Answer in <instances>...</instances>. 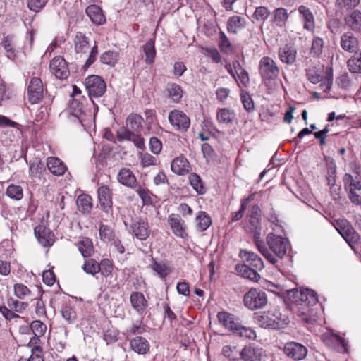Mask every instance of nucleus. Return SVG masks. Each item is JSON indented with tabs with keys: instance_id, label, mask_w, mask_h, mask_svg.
<instances>
[{
	"instance_id": "obj_1",
	"label": "nucleus",
	"mask_w": 361,
	"mask_h": 361,
	"mask_svg": "<svg viewBox=\"0 0 361 361\" xmlns=\"http://www.w3.org/2000/svg\"><path fill=\"white\" fill-rule=\"evenodd\" d=\"M293 296V302L297 315L300 319L307 324H312L316 321L312 315V310L310 306L317 302V294L310 289L300 290H291Z\"/></svg>"
},
{
	"instance_id": "obj_2",
	"label": "nucleus",
	"mask_w": 361,
	"mask_h": 361,
	"mask_svg": "<svg viewBox=\"0 0 361 361\" xmlns=\"http://www.w3.org/2000/svg\"><path fill=\"white\" fill-rule=\"evenodd\" d=\"M259 210L257 206L253 207L252 214L250 216L249 224L247 226V231L253 234L255 246L259 252L268 262L274 264L277 262L276 259L269 252L264 242L260 238L261 223L258 214Z\"/></svg>"
},
{
	"instance_id": "obj_3",
	"label": "nucleus",
	"mask_w": 361,
	"mask_h": 361,
	"mask_svg": "<svg viewBox=\"0 0 361 361\" xmlns=\"http://www.w3.org/2000/svg\"><path fill=\"white\" fill-rule=\"evenodd\" d=\"M94 102L90 99V104H87V100L84 97L80 99H73L69 104V112L75 117L79 123L84 127L88 126L94 117V113L92 111L90 106H94Z\"/></svg>"
},
{
	"instance_id": "obj_4",
	"label": "nucleus",
	"mask_w": 361,
	"mask_h": 361,
	"mask_svg": "<svg viewBox=\"0 0 361 361\" xmlns=\"http://www.w3.org/2000/svg\"><path fill=\"white\" fill-rule=\"evenodd\" d=\"M267 243L269 248H267V250L277 260L276 263L278 262V258L282 259L286 255L289 247V242L287 238L274 233L267 235Z\"/></svg>"
},
{
	"instance_id": "obj_5",
	"label": "nucleus",
	"mask_w": 361,
	"mask_h": 361,
	"mask_svg": "<svg viewBox=\"0 0 361 361\" xmlns=\"http://www.w3.org/2000/svg\"><path fill=\"white\" fill-rule=\"evenodd\" d=\"M243 302L250 310L262 309L267 304V294L259 288H252L244 295Z\"/></svg>"
},
{
	"instance_id": "obj_6",
	"label": "nucleus",
	"mask_w": 361,
	"mask_h": 361,
	"mask_svg": "<svg viewBox=\"0 0 361 361\" xmlns=\"http://www.w3.org/2000/svg\"><path fill=\"white\" fill-rule=\"evenodd\" d=\"M259 73L264 81L275 80L280 71L276 62L269 56L262 57L259 63Z\"/></svg>"
},
{
	"instance_id": "obj_7",
	"label": "nucleus",
	"mask_w": 361,
	"mask_h": 361,
	"mask_svg": "<svg viewBox=\"0 0 361 361\" xmlns=\"http://www.w3.org/2000/svg\"><path fill=\"white\" fill-rule=\"evenodd\" d=\"M85 85L90 99L92 97H102L106 91L104 80L98 75H90L85 80Z\"/></svg>"
},
{
	"instance_id": "obj_8",
	"label": "nucleus",
	"mask_w": 361,
	"mask_h": 361,
	"mask_svg": "<svg viewBox=\"0 0 361 361\" xmlns=\"http://www.w3.org/2000/svg\"><path fill=\"white\" fill-rule=\"evenodd\" d=\"M28 100L32 104H38L44 97V87L42 80L33 77L27 87Z\"/></svg>"
},
{
	"instance_id": "obj_9",
	"label": "nucleus",
	"mask_w": 361,
	"mask_h": 361,
	"mask_svg": "<svg viewBox=\"0 0 361 361\" xmlns=\"http://www.w3.org/2000/svg\"><path fill=\"white\" fill-rule=\"evenodd\" d=\"M173 233L178 238L185 239L188 238L187 225L180 215L171 214L167 219Z\"/></svg>"
},
{
	"instance_id": "obj_10",
	"label": "nucleus",
	"mask_w": 361,
	"mask_h": 361,
	"mask_svg": "<svg viewBox=\"0 0 361 361\" xmlns=\"http://www.w3.org/2000/svg\"><path fill=\"white\" fill-rule=\"evenodd\" d=\"M169 123L178 130L185 132L190 125L189 117L180 110H173L169 114Z\"/></svg>"
},
{
	"instance_id": "obj_11",
	"label": "nucleus",
	"mask_w": 361,
	"mask_h": 361,
	"mask_svg": "<svg viewBox=\"0 0 361 361\" xmlns=\"http://www.w3.org/2000/svg\"><path fill=\"white\" fill-rule=\"evenodd\" d=\"M130 231L136 238L140 240H145L150 235L148 222L141 218H137L133 221Z\"/></svg>"
},
{
	"instance_id": "obj_12",
	"label": "nucleus",
	"mask_w": 361,
	"mask_h": 361,
	"mask_svg": "<svg viewBox=\"0 0 361 361\" xmlns=\"http://www.w3.org/2000/svg\"><path fill=\"white\" fill-rule=\"evenodd\" d=\"M49 68L52 74L59 79H66L69 75V69L67 63L61 56L54 57L51 61Z\"/></svg>"
},
{
	"instance_id": "obj_13",
	"label": "nucleus",
	"mask_w": 361,
	"mask_h": 361,
	"mask_svg": "<svg viewBox=\"0 0 361 361\" xmlns=\"http://www.w3.org/2000/svg\"><path fill=\"white\" fill-rule=\"evenodd\" d=\"M284 353L294 360H302L307 354V349L303 345L296 342L287 343L284 346Z\"/></svg>"
},
{
	"instance_id": "obj_14",
	"label": "nucleus",
	"mask_w": 361,
	"mask_h": 361,
	"mask_svg": "<svg viewBox=\"0 0 361 361\" xmlns=\"http://www.w3.org/2000/svg\"><path fill=\"white\" fill-rule=\"evenodd\" d=\"M97 195L101 209L106 213L111 212L113 202L110 188L106 185H102L98 188Z\"/></svg>"
},
{
	"instance_id": "obj_15",
	"label": "nucleus",
	"mask_w": 361,
	"mask_h": 361,
	"mask_svg": "<svg viewBox=\"0 0 361 361\" xmlns=\"http://www.w3.org/2000/svg\"><path fill=\"white\" fill-rule=\"evenodd\" d=\"M35 234L39 243L43 247H50L54 242V235L49 228L44 225H38L35 228Z\"/></svg>"
},
{
	"instance_id": "obj_16",
	"label": "nucleus",
	"mask_w": 361,
	"mask_h": 361,
	"mask_svg": "<svg viewBox=\"0 0 361 361\" xmlns=\"http://www.w3.org/2000/svg\"><path fill=\"white\" fill-rule=\"evenodd\" d=\"M219 323L226 329L235 333L240 324L239 319L235 315L226 312H220L217 314Z\"/></svg>"
},
{
	"instance_id": "obj_17",
	"label": "nucleus",
	"mask_w": 361,
	"mask_h": 361,
	"mask_svg": "<svg viewBox=\"0 0 361 361\" xmlns=\"http://www.w3.org/2000/svg\"><path fill=\"white\" fill-rule=\"evenodd\" d=\"M298 11L300 18L303 23L304 29L313 32L315 27V21L311 10L304 5H300L298 8Z\"/></svg>"
},
{
	"instance_id": "obj_18",
	"label": "nucleus",
	"mask_w": 361,
	"mask_h": 361,
	"mask_svg": "<svg viewBox=\"0 0 361 361\" xmlns=\"http://www.w3.org/2000/svg\"><path fill=\"white\" fill-rule=\"evenodd\" d=\"M171 168L173 173L179 176H184L192 170L188 159L183 156L175 158L171 164Z\"/></svg>"
},
{
	"instance_id": "obj_19",
	"label": "nucleus",
	"mask_w": 361,
	"mask_h": 361,
	"mask_svg": "<svg viewBox=\"0 0 361 361\" xmlns=\"http://www.w3.org/2000/svg\"><path fill=\"white\" fill-rule=\"evenodd\" d=\"M117 180L119 183L130 188H135L137 181L135 176L128 168H122L118 175Z\"/></svg>"
},
{
	"instance_id": "obj_20",
	"label": "nucleus",
	"mask_w": 361,
	"mask_h": 361,
	"mask_svg": "<svg viewBox=\"0 0 361 361\" xmlns=\"http://www.w3.org/2000/svg\"><path fill=\"white\" fill-rule=\"evenodd\" d=\"M279 58L281 61L287 65H292L296 60L297 51L290 45L286 44L279 49Z\"/></svg>"
},
{
	"instance_id": "obj_21",
	"label": "nucleus",
	"mask_w": 361,
	"mask_h": 361,
	"mask_svg": "<svg viewBox=\"0 0 361 361\" xmlns=\"http://www.w3.org/2000/svg\"><path fill=\"white\" fill-rule=\"evenodd\" d=\"M239 355L244 361H257L261 360L262 351L261 348L248 345L239 351Z\"/></svg>"
},
{
	"instance_id": "obj_22",
	"label": "nucleus",
	"mask_w": 361,
	"mask_h": 361,
	"mask_svg": "<svg viewBox=\"0 0 361 361\" xmlns=\"http://www.w3.org/2000/svg\"><path fill=\"white\" fill-rule=\"evenodd\" d=\"M240 257L245 261L250 263V265L255 269L262 270L264 268V263L262 259L255 252L247 250H242L240 252Z\"/></svg>"
},
{
	"instance_id": "obj_23",
	"label": "nucleus",
	"mask_w": 361,
	"mask_h": 361,
	"mask_svg": "<svg viewBox=\"0 0 361 361\" xmlns=\"http://www.w3.org/2000/svg\"><path fill=\"white\" fill-rule=\"evenodd\" d=\"M47 166L52 174L58 176L63 175L67 170L65 164L59 158L54 157L47 158Z\"/></svg>"
},
{
	"instance_id": "obj_24",
	"label": "nucleus",
	"mask_w": 361,
	"mask_h": 361,
	"mask_svg": "<svg viewBox=\"0 0 361 361\" xmlns=\"http://www.w3.org/2000/svg\"><path fill=\"white\" fill-rule=\"evenodd\" d=\"M130 303L133 307L139 313L145 312L147 307V302L144 295L140 292H133L130 297Z\"/></svg>"
},
{
	"instance_id": "obj_25",
	"label": "nucleus",
	"mask_w": 361,
	"mask_h": 361,
	"mask_svg": "<svg viewBox=\"0 0 361 361\" xmlns=\"http://www.w3.org/2000/svg\"><path fill=\"white\" fill-rule=\"evenodd\" d=\"M86 13L91 21L97 25L103 24L106 19L99 6L92 4L86 8Z\"/></svg>"
},
{
	"instance_id": "obj_26",
	"label": "nucleus",
	"mask_w": 361,
	"mask_h": 361,
	"mask_svg": "<svg viewBox=\"0 0 361 361\" xmlns=\"http://www.w3.org/2000/svg\"><path fill=\"white\" fill-rule=\"evenodd\" d=\"M341 47L347 51H357L358 41L357 38L350 32L345 33L342 35L341 39Z\"/></svg>"
},
{
	"instance_id": "obj_27",
	"label": "nucleus",
	"mask_w": 361,
	"mask_h": 361,
	"mask_svg": "<svg viewBox=\"0 0 361 361\" xmlns=\"http://www.w3.org/2000/svg\"><path fill=\"white\" fill-rule=\"evenodd\" d=\"M75 50L77 54H83L90 49L88 38L82 32H77L75 39Z\"/></svg>"
},
{
	"instance_id": "obj_28",
	"label": "nucleus",
	"mask_w": 361,
	"mask_h": 361,
	"mask_svg": "<svg viewBox=\"0 0 361 361\" xmlns=\"http://www.w3.org/2000/svg\"><path fill=\"white\" fill-rule=\"evenodd\" d=\"M343 182L347 190H361V174L359 173L355 176L346 173Z\"/></svg>"
},
{
	"instance_id": "obj_29",
	"label": "nucleus",
	"mask_w": 361,
	"mask_h": 361,
	"mask_svg": "<svg viewBox=\"0 0 361 361\" xmlns=\"http://www.w3.org/2000/svg\"><path fill=\"white\" fill-rule=\"evenodd\" d=\"M130 348L138 354H145L149 349V344L147 339L137 336L130 341Z\"/></svg>"
},
{
	"instance_id": "obj_30",
	"label": "nucleus",
	"mask_w": 361,
	"mask_h": 361,
	"mask_svg": "<svg viewBox=\"0 0 361 361\" xmlns=\"http://www.w3.org/2000/svg\"><path fill=\"white\" fill-rule=\"evenodd\" d=\"M145 54V62L148 65H152L154 62L157 51L155 49L154 39H150L142 47Z\"/></svg>"
},
{
	"instance_id": "obj_31",
	"label": "nucleus",
	"mask_w": 361,
	"mask_h": 361,
	"mask_svg": "<svg viewBox=\"0 0 361 361\" xmlns=\"http://www.w3.org/2000/svg\"><path fill=\"white\" fill-rule=\"evenodd\" d=\"M76 246L82 257H89L94 253L93 243L88 238H82L76 244Z\"/></svg>"
},
{
	"instance_id": "obj_32",
	"label": "nucleus",
	"mask_w": 361,
	"mask_h": 361,
	"mask_svg": "<svg viewBox=\"0 0 361 361\" xmlns=\"http://www.w3.org/2000/svg\"><path fill=\"white\" fill-rule=\"evenodd\" d=\"M245 25V19L238 16H233L228 20L227 30L230 33L236 34Z\"/></svg>"
},
{
	"instance_id": "obj_33",
	"label": "nucleus",
	"mask_w": 361,
	"mask_h": 361,
	"mask_svg": "<svg viewBox=\"0 0 361 361\" xmlns=\"http://www.w3.org/2000/svg\"><path fill=\"white\" fill-rule=\"evenodd\" d=\"M99 238L106 243H116V235L114 230L108 225L102 224L99 229Z\"/></svg>"
},
{
	"instance_id": "obj_34",
	"label": "nucleus",
	"mask_w": 361,
	"mask_h": 361,
	"mask_svg": "<svg viewBox=\"0 0 361 361\" xmlns=\"http://www.w3.org/2000/svg\"><path fill=\"white\" fill-rule=\"evenodd\" d=\"M235 118V114L232 110L221 108L217 111L216 118L219 123L228 125L233 122Z\"/></svg>"
},
{
	"instance_id": "obj_35",
	"label": "nucleus",
	"mask_w": 361,
	"mask_h": 361,
	"mask_svg": "<svg viewBox=\"0 0 361 361\" xmlns=\"http://www.w3.org/2000/svg\"><path fill=\"white\" fill-rule=\"evenodd\" d=\"M195 222L198 231H204L212 224V219L205 212L200 211L196 216Z\"/></svg>"
},
{
	"instance_id": "obj_36",
	"label": "nucleus",
	"mask_w": 361,
	"mask_h": 361,
	"mask_svg": "<svg viewBox=\"0 0 361 361\" xmlns=\"http://www.w3.org/2000/svg\"><path fill=\"white\" fill-rule=\"evenodd\" d=\"M77 207L83 214L89 213L92 208V198L88 195H80L77 199Z\"/></svg>"
},
{
	"instance_id": "obj_37",
	"label": "nucleus",
	"mask_w": 361,
	"mask_h": 361,
	"mask_svg": "<svg viewBox=\"0 0 361 361\" xmlns=\"http://www.w3.org/2000/svg\"><path fill=\"white\" fill-rule=\"evenodd\" d=\"M345 22L353 30L358 31L361 27V12L358 10L353 11L345 18Z\"/></svg>"
},
{
	"instance_id": "obj_38",
	"label": "nucleus",
	"mask_w": 361,
	"mask_h": 361,
	"mask_svg": "<svg viewBox=\"0 0 361 361\" xmlns=\"http://www.w3.org/2000/svg\"><path fill=\"white\" fill-rule=\"evenodd\" d=\"M348 68L354 73H361V50L355 51L354 55L348 59Z\"/></svg>"
},
{
	"instance_id": "obj_39",
	"label": "nucleus",
	"mask_w": 361,
	"mask_h": 361,
	"mask_svg": "<svg viewBox=\"0 0 361 361\" xmlns=\"http://www.w3.org/2000/svg\"><path fill=\"white\" fill-rule=\"evenodd\" d=\"M273 22L277 27H285L288 18L287 10L283 8H278L274 11Z\"/></svg>"
},
{
	"instance_id": "obj_40",
	"label": "nucleus",
	"mask_w": 361,
	"mask_h": 361,
	"mask_svg": "<svg viewBox=\"0 0 361 361\" xmlns=\"http://www.w3.org/2000/svg\"><path fill=\"white\" fill-rule=\"evenodd\" d=\"M188 178L190 185L197 194L203 195L206 192V188L199 175L195 173H192L189 175Z\"/></svg>"
},
{
	"instance_id": "obj_41",
	"label": "nucleus",
	"mask_w": 361,
	"mask_h": 361,
	"mask_svg": "<svg viewBox=\"0 0 361 361\" xmlns=\"http://www.w3.org/2000/svg\"><path fill=\"white\" fill-rule=\"evenodd\" d=\"M219 47L221 52L226 54H231L234 52V47L224 32L219 33Z\"/></svg>"
},
{
	"instance_id": "obj_42",
	"label": "nucleus",
	"mask_w": 361,
	"mask_h": 361,
	"mask_svg": "<svg viewBox=\"0 0 361 361\" xmlns=\"http://www.w3.org/2000/svg\"><path fill=\"white\" fill-rule=\"evenodd\" d=\"M143 118L138 114H130L126 119V125L131 130L138 132L142 128Z\"/></svg>"
},
{
	"instance_id": "obj_43",
	"label": "nucleus",
	"mask_w": 361,
	"mask_h": 361,
	"mask_svg": "<svg viewBox=\"0 0 361 361\" xmlns=\"http://www.w3.org/2000/svg\"><path fill=\"white\" fill-rule=\"evenodd\" d=\"M233 69L236 78H238L240 82L246 86L250 82L248 73L242 67L238 60L233 61Z\"/></svg>"
},
{
	"instance_id": "obj_44",
	"label": "nucleus",
	"mask_w": 361,
	"mask_h": 361,
	"mask_svg": "<svg viewBox=\"0 0 361 361\" xmlns=\"http://www.w3.org/2000/svg\"><path fill=\"white\" fill-rule=\"evenodd\" d=\"M119 54L114 51H106L100 56V61L106 65L114 67L118 61Z\"/></svg>"
},
{
	"instance_id": "obj_45",
	"label": "nucleus",
	"mask_w": 361,
	"mask_h": 361,
	"mask_svg": "<svg viewBox=\"0 0 361 361\" xmlns=\"http://www.w3.org/2000/svg\"><path fill=\"white\" fill-rule=\"evenodd\" d=\"M238 269L242 272L243 277L247 278L254 282H258L261 278L254 267L251 268L247 265H241Z\"/></svg>"
},
{
	"instance_id": "obj_46",
	"label": "nucleus",
	"mask_w": 361,
	"mask_h": 361,
	"mask_svg": "<svg viewBox=\"0 0 361 361\" xmlns=\"http://www.w3.org/2000/svg\"><path fill=\"white\" fill-rule=\"evenodd\" d=\"M168 92L171 99L176 103H178L183 97L181 87L176 83H172L169 85Z\"/></svg>"
},
{
	"instance_id": "obj_47",
	"label": "nucleus",
	"mask_w": 361,
	"mask_h": 361,
	"mask_svg": "<svg viewBox=\"0 0 361 361\" xmlns=\"http://www.w3.org/2000/svg\"><path fill=\"white\" fill-rule=\"evenodd\" d=\"M82 269L89 274L95 275L100 271V265L93 259L85 260Z\"/></svg>"
},
{
	"instance_id": "obj_48",
	"label": "nucleus",
	"mask_w": 361,
	"mask_h": 361,
	"mask_svg": "<svg viewBox=\"0 0 361 361\" xmlns=\"http://www.w3.org/2000/svg\"><path fill=\"white\" fill-rule=\"evenodd\" d=\"M13 289L15 295L20 300H23L31 295V290L28 287L20 283L14 284Z\"/></svg>"
},
{
	"instance_id": "obj_49",
	"label": "nucleus",
	"mask_w": 361,
	"mask_h": 361,
	"mask_svg": "<svg viewBox=\"0 0 361 361\" xmlns=\"http://www.w3.org/2000/svg\"><path fill=\"white\" fill-rule=\"evenodd\" d=\"M345 241L352 246L354 244L357 243L360 238L359 235L356 233L354 228L350 226L346 231H345L342 235H341Z\"/></svg>"
},
{
	"instance_id": "obj_50",
	"label": "nucleus",
	"mask_w": 361,
	"mask_h": 361,
	"mask_svg": "<svg viewBox=\"0 0 361 361\" xmlns=\"http://www.w3.org/2000/svg\"><path fill=\"white\" fill-rule=\"evenodd\" d=\"M6 195L12 199L19 200L23 198V188L20 185H10L6 190Z\"/></svg>"
},
{
	"instance_id": "obj_51",
	"label": "nucleus",
	"mask_w": 361,
	"mask_h": 361,
	"mask_svg": "<svg viewBox=\"0 0 361 361\" xmlns=\"http://www.w3.org/2000/svg\"><path fill=\"white\" fill-rule=\"evenodd\" d=\"M1 44L6 51V56L10 59H14L16 57V51L13 49L11 38L9 36L5 37Z\"/></svg>"
},
{
	"instance_id": "obj_52",
	"label": "nucleus",
	"mask_w": 361,
	"mask_h": 361,
	"mask_svg": "<svg viewBox=\"0 0 361 361\" xmlns=\"http://www.w3.org/2000/svg\"><path fill=\"white\" fill-rule=\"evenodd\" d=\"M223 355L230 360H236L239 356V350L235 345H225L222 348Z\"/></svg>"
},
{
	"instance_id": "obj_53",
	"label": "nucleus",
	"mask_w": 361,
	"mask_h": 361,
	"mask_svg": "<svg viewBox=\"0 0 361 361\" xmlns=\"http://www.w3.org/2000/svg\"><path fill=\"white\" fill-rule=\"evenodd\" d=\"M61 313L63 318L69 323L73 322L77 318L76 312L68 305H65L62 307Z\"/></svg>"
},
{
	"instance_id": "obj_54",
	"label": "nucleus",
	"mask_w": 361,
	"mask_h": 361,
	"mask_svg": "<svg viewBox=\"0 0 361 361\" xmlns=\"http://www.w3.org/2000/svg\"><path fill=\"white\" fill-rule=\"evenodd\" d=\"M30 328L34 335L42 336L47 331V325L39 320H35L30 324Z\"/></svg>"
},
{
	"instance_id": "obj_55",
	"label": "nucleus",
	"mask_w": 361,
	"mask_h": 361,
	"mask_svg": "<svg viewBox=\"0 0 361 361\" xmlns=\"http://www.w3.org/2000/svg\"><path fill=\"white\" fill-rule=\"evenodd\" d=\"M9 308L18 313H23L27 307V303L10 298L7 302Z\"/></svg>"
},
{
	"instance_id": "obj_56",
	"label": "nucleus",
	"mask_w": 361,
	"mask_h": 361,
	"mask_svg": "<svg viewBox=\"0 0 361 361\" xmlns=\"http://www.w3.org/2000/svg\"><path fill=\"white\" fill-rule=\"evenodd\" d=\"M202 49L204 56L210 58L214 63H219L221 61V56L216 48L202 47Z\"/></svg>"
},
{
	"instance_id": "obj_57",
	"label": "nucleus",
	"mask_w": 361,
	"mask_h": 361,
	"mask_svg": "<svg viewBox=\"0 0 361 361\" xmlns=\"http://www.w3.org/2000/svg\"><path fill=\"white\" fill-rule=\"evenodd\" d=\"M323 46L324 42L322 39L319 37H314L312 44L311 54L319 57L322 53Z\"/></svg>"
},
{
	"instance_id": "obj_58",
	"label": "nucleus",
	"mask_w": 361,
	"mask_h": 361,
	"mask_svg": "<svg viewBox=\"0 0 361 361\" xmlns=\"http://www.w3.org/2000/svg\"><path fill=\"white\" fill-rule=\"evenodd\" d=\"M235 334L240 336L249 339H255L256 338L255 331L250 327H245L240 324L239 328L237 329Z\"/></svg>"
},
{
	"instance_id": "obj_59",
	"label": "nucleus",
	"mask_w": 361,
	"mask_h": 361,
	"mask_svg": "<svg viewBox=\"0 0 361 361\" xmlns=\"http://www.w3.org/2000/svg\"><path fill=\"white\" fill-rule=\"evenodd\" d=\"M320 84V87L324 92H327L332 85L333 82V73L331 69L326 71V75L325 78L323 80L322 78V81Z\"/></svg>"
},
{
	"instance_id": "obj_60",
	"label": "nucleus",
	"mask_w": 361,
	"mask_h": 361,
	"mask_svg": "<svg viewBox=\"0 0 361 361\" xmlns=\"http://www.w3.org/2000/svg\"><path fill=\"white\" fill-rule=\"evenodd\" d=\"M43 164L39 159H34L30 163V175L32 177H37L42 171Z\"/></svg>"
},
{
	"instance_id": "obj_61",
	"label": "nucleus",
	"mask_w": 361,
	"mask_h": 361,
	"mask_svg": "<svg viewBox=\"0 0 361 361\" xmlns=\"http://www.w3.org/2000/svg\"><path fill=\"white\" fill-rule=\"evenodd\" d=\"M334 226L337 231L342 235L347 231L352 225L345 219H339L334 221Z\"/></svg>"
},
{
	"instance_id": "obj_62",
	"label": "nucleus",
	"mask_w": 361,
	"mask_h": 361,
	"mask_svg": "<svg viewBox=\"0 0 361 361\" xmlns=\"http://www.w3.org/2000/svg\"><path fill=\"white\" fill-rule=\"evenodd\" d=\"M270 14L269 11L265 6L257 7L254 13V17L258 21H264Z\"/></svg>"
},
{
	"instance_id": "obj_63",
	"label": "nucleus",
	"mask_w": 361,
	"mask_h": 361,
	"mask_svg": "<svg viewBox=\"0 0 361 361\" xmlns=\"http://www.w3.org/2000/svg\"><path fill=\"white\" fill-rule=\"evenodd\" d=\"M135 189L137 194L142 200L144 204H149L151 202L152 200L150 197V192L149 190L137 185Z\"/></svg>"
},
{
	"instance_id": "obj_64",
	"label": "nucleus",
	"mask_w": 361,
	"mask_h": 361,
	"mask_svg": "<svg viewBox=\"0 0 361 361\" xmlns=\"http://www.w3.org/2000/svg\"><path fill=\"white\" fill-rule=\"evenodd\" d=\"M140 163L143 167L156 165V158L149 153H142L140 157Z\"/></svg>"
}]
</instances>
